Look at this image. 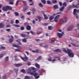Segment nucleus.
Returning a JSON list of instances; mask_svg holds the SVG:
<instances>
[{
    "label": "nucleus",
    "instance_id": "39",
    "mask_svg": "<svg viewBox=\"0 0 79 79\" xmlns=\"http://www.w3.org/2000/svg\"><path fill=\"white\" fill-rule=\"evenodd\" d=\"M47 3L48 5H51L52 4V2L49 1H47Z\"/></svg>",
    "mask_w": 79,
    "mask_h": 79
},
{
    "label": "nucleus",
    "instance_id": "12",
    "mask_svg": "<svg viewBox=\"0 0 79 79\" xmlns=\"http://www.w3.org/2000/svg\"><path fill=\"white\" fill-rule=\"evenodd\" d=\"M54 52H59L61 53V51L60 49H56L54 51Z\"/></svg>",
    "mask_w": 79,
    "mask_h": 79
},
{
    "label": "nucleus",
    "instance_id": "15",
    "mask_svg": "<svg viewBox=\"0 0 79 79\" xmlns=\"http://www.w3.org/2000/svg\"><path fill=\"white\" fill-rule=\"evenodd\" d=\"M64 8V6H62L60 8V11H63V10Z\"/></svg>",
    "mask_w": 79,
    "mask_h": 79
},
{
    "label": "nucleus",
    "instance_id": "47",
    "mask_svg": "<svg viewBox=\"0 0 79 79\" xmlns=\"http://www.w3.org/2000/svg\"><path fill=\"white\" fill-rule=\"evenodd\" d=\"M16 42H21V39H19L18 40H16Z\"/></svg>",
    "mask_w": 79,
    "mask_h": 79
},
{
    "label": "nucleus",
    "instance_id": "59",
    "mask_svg": "<svg viewBox=\"0 0 79 79\" xmlns=\"http://www.w3.org/2000/svg\"><path fill=\"white\" fill-rule=\"evenodd\" d=\"M6 78V76H4L2 77V79H5Z\"/></svg>",
    "mask_w": 79,
    "mask_h": 79
},
{
    "label": "nucleus",
    "instance_id": "21",
    "mask_svg": "<svg viewBox=\"0 0 79 79\" xmlns=\"http://www.w3.org/2000/svg\"><path fill=\"white\" fill-rule=\"evenodd\" d=\"M73 26L70 27H69L68 29V31H71L72 30V29H73Z\"/></svg>",
    "mask_w": 79,
    "mask_h": 79
},
{
    "label": "nucleus",
    "instance_id": "38",
    "mask_svg": "<svg viewBox=\"0 0 79 79\" xmlns=\"http://www.w3.org/2000/svg\"><path fill=\"white\" fill-rule=\"evenodd\" d=\"M55 41V40H52L50 42V43H51V44H53Z\"/></svg>",
    "mask_w": 79,
    "mask_h": 79
},
{
    "label": "nucleus",
    "instance_id": "45",
    "mask_svg": "<svg viewBox=\"0 0 79 79\" xmlns=\"http://www.w3.org/2000/svg\"><path fill=\"white\" fill-rule=\"evenodd\" d=\"M15 23L16 24H18V23H19V21L18 20H15Z\"/></svg>",
    "mask_w": 79,
    "mask_h": 79
},
{
    "label": "nucleus",
    "instance_id": "31",
    "mask_svg": "<svg viewBox=\"0 0 79 79\" xmlns=\"http://www.w3.org/2000/svg\"><path fill=\"white\" fill-rule=\"evenodd\" d=\"M72 8H77L78 7H77V6L75 5L74 4H73L72 5Z\"/></svg>",
    "mask_w": 79,
    "mask_h": 79
},
{
    "label": "nucleus",
    "instance_id": "26",
    "mask_svg": "<svg viewBox=\"0 0 79 79\" xmlns=\"http://www.w3.org/2000/svg\"><path fill=\"white\" fill-rule=\"evenodd\" d=\"M52 3H57V1L56 0H52Z\"/></svg>",
    "mask_w": 79,
    "mask_h": 79
},
{
    "label": "nucleus",
    "instance_id": "2",
    "mask_svg": "<svg viewBox=\"0 0 79 79\" xmlns=\"http://www.w3.org/2000/svg\"><path fill=\"white\" fill-rule=\"evenodd\" d=\"M67 21H68L67 17L63 18L60 21L59 24H62L64 23H66Z\"/></svg>",
    "mask_w": 79,
    "mask_h": 79
},
{
    "label": "nucleus",
    "instance_id": "48",
    "mask_svg": "<svg viewBox=\"0 0 79 79\" xmlns=\"http://www.w3.org/2000/svg\"><path fill=\"white\" fill-rule=\"evenodd\" d=\"M24 26H29V25H28V23H24Z\"/></svg>",
    "mask_w": 79,
    "mask_h": 79
},
{
    "label": "nucleus",
    "instance_id": "63",
    "mask_svg": "<svg viewBox=\"0 0 79 79\" xmlns=\"http://www.w3.org/2000/svg\"><path fill=\"white\" fill-rule=\"evenodd\" d=\"M44 48H47L48 47V45H46L44 46Z\"/></svg>",
    "mask_w": 79,
    "mask_h": 79
},
{
    "label": "nucleus",
    "instance_id": "16",
    "mask_svg": "<svg viewBox=\"0 0 79 79\" xmlns=\"http://www.w3.org/2000/svg\"><path fill=\"white\" fill-rule=\"evenodd\" d=\"M21 35L22 37H25L26 36H28L27 35H26L24 34H21Z\"/></svg>",
    "mask_w": 79,
    "mask_h": 79
},
{
    "label": "nucleus",
    "instance_id": "6",
    "mask_svg": "<svg viewBox=\"0 0 79 79\" xmlns=\"http://www.w3.org/2000/svg\"><path fill=\"white\" fill-rule=\"evenodd\" d=\"M60 17V15H58L56 16L54 18V21L56 23H58V19Z\"/></svg>",
    "mask_w": 79,
    "mask_h": 79
},
{
    "label": "nucleus",
    "instance_id": "18",
    "mask_svg": "<svg viewBox=\"0 0 79 79\" xmlns=\"http://www.w3.org/2000/svg\"><path fill=\"white\" fill-rule=\"evenodd\" d=\"M22 42L25 43L27 42V38H24L22 40Z\"/></svg>",
    "mask_w": 79,
    "mask_h": 79
},
{
    "label": "nucleus",
    "instance_id": "60",
    "mask_svg": "<svg viewBox=\"0 0 79 79\" xmlns=\"http://www.w3.org/2000/svg\"><path fill=\"white\" fill-rule=\"evenodd\" d=\"M30 47H32V46L30 45L29 46V49L30 50H32V49L31 48H30Z\"/></svg>",
    "mask_w": 79,
    "mask_h": 79
},
{
    "label": "nucleus",
    "instance_id": "5",
    "mask_svg": "<svg viewBox=\"0 0 79 79\" xmlns=\"http://www.w3.org/2000/svg\"><path fill=\"white\" fill-rule=\"evenodd\" d=\"M79 10H77L76 9H74L73 10V14L75 16H76V18H78V15L76 13H79Z\"/></svg>",
    "mask_w": 79,
    "mask_h": 79
},
{
    "label": "nucleus",
    "instance_id": "24",
    "mask_svg": "<svg viewBox=\"0 0 79 79\" xmlns=\"http://www.w3.org/2000/svg\"><path fill=\"white\" fill-rule=\"evenodd\" d=\"M31 77V76H26L25 77V79H29Z\"/></svg>",
    "mask_w": 79,
    "mask_h": 79
},
{
    "label": "nucleus",
    "instance_id": "50",
    "mask_svg": "<svg viewBox=\"0 0 79 79\" xmlns=\"http://www.w3.org/2000/svg\"><path fill=\"white\" fill-rule=\"evenodd\" d=\"M14 69L15 73H18V69Z\"/></svg>",
    "mask_w": 79,
    "mask_h": 79
},
{
    "label": "nucleus",
    "instance_id": "32",
    "mask_svg": "<svg viewBox=\"0 0 79 79\" xmlns=\"http://www.w3.org/2000/svg\"><path fill=\"white\" fill-rule=\"evenodd\" d=\"M14 14L15 15V16H19V13H18V12H15L14 13Z\"/></svg>",
    "mask_w": 79,
    "mask_h": 79
},
{
    "label": "nucleus",
    "instance_id": "22",
    "mask_svg": "<svg viewBox=\"0 0 79 79\" xmlns=\"http://www.w3.org/2000/svg\"><path fill=\"white\" fill-rule=\"evenodd\" d=\"M54 18V17L52 15L50 16L49 18V20L50 21H52V19H53Z\"/></svg>",
    "mask_w": 79,
    "mask_h": 79
},
{
    "label": "nucleus",
    "instance_id": "28",
    "mask_svg": "<svg viewBox=\"0 0 79 79\" xmlns=\"http://www.w3.org/2000/svg\"><path fill=\"white\" fill-rule=\"evenodd\" d=\"M35 66L36 68H40V66H39V64H35Z\"/></svg>",
    "mask_w": 79,
    "mask_h": 79
},
{
    "label": "nucleus",
    "instance_id": "23",
    "mask_svg": "<svg viewBox=\"0 0 79 79\" xmlns=\"http://www.w3.org/2000/svg\"><path fill=\"white\" fill-rule=\"evenodd\" d=\"M0 49H2V50H5L6 49V48L5 47L2 46L0 47Z\"/></svg>",
    "mask_w": 79,
    "mask_h": 79
},
{
    "label": "nucleus",
    "instance_id": "19",
    "mask_svg": "<svg viewBox=\"0 0 79 79\" xmlns=\"http://www.w3.org/2000/svg\"><path fill=\"white\" fill-rule=\"evenodd\" d=\"M13 40H14L13 38L10 39L9 40V42H10V43H12V42H13Z\"/></svg>",
    "mask_w": 79,
    "mask_h": 79
},
{
    "label": "nucleus",
    "instance_id": "25",
    "mask_svg": "<svg viewBox=\"0 0 79 79\" xmlns=\"http://www.w3.org/2000/svg\"><path fill=\"white\" fill-rule=\"evenodd\" d=\"M44 16L45 19H48V17L46 15L44 14Z\"/></svg>",
    "mask_w": 79,
    "mask_h": 79
},
{
    "label": "nucleus",
    "instance_id": "17",
    "mask_svg": "<svg viewBox=\"0 0 79 79\" xmlns=\"http://www.w3.org/2000/svg\"><path fill=\"white\" fill-rule=\"evenodd\" d=\"M32 52L33 53H39V50L38 49H36L35 51V50H33L32 51Z\"/></svg>",
    "mask_w": 79,
    "mask_h": 79
},
{
    "label": "nucleus",
    "instance_id": "34",
    "mask_svg": "<svg viewBox=\"0 0 79 79\" xmlns=\"http://www.w3.org/2000/svg\"><path fill=\"white\" fill-rule=\"evenodd\" d=\"M37 18L39 20V22H40V21H41V19H42V18H41L40 16H38Z\"/></svg>",
    "mask_w": 79,
    "mask_h": 79
},
{
    "label": "nucleus",
    "instance_id": "44",
    "mask_svg": "<svg viewBox=\"0 0 79 79\" xmlns=\"http://www.w3.org/2000/svg\"><path fill=\"white\" fill-rule=\"evenodd\" d=\"M21 72L23 73H26V71H25V70H24V69L22 70Z\"/></svg>",
    "mask_w": 79,
    "mask_h": 79
},
{
    "label": "nucleus",
    "instance_id": "46",
    "mask_svg": "<svg viewBox=\"0 0 79 79\" xmlns=\"http://www.w3.org/2000/svg\"><path fill=\"white\" fill-rule=\"evenodd\" d=\"M41 59V56H40L37 59L36 61H38L39 60H40Z\"/></svg>",
    "mask_w": 79,
    "mask_h": 79
},
{
    "label": "nucleus",
    "instance_id": "37",
    "mask_svg": "<svg viewBox=\"0 0 79 79\" xmlns=\"http://www.w3.org/2000/svg\"><path fill=\"white\" fill-rule=\"evenodd\" d=\"M9 59V57H8V56H7L6 57L5 60L6 61H8Z\"/></svg>",
    "mask_w": 79,
    "mask_h": 79
},
{
    "label": "nucleus",
    "instance_id": "13",
    "mask_svg": "<svg viewBox=\"0 0 79 79\" xmlns=\"http://www.w3.org/2000/svg\"><path fill=\"white\" fill-rule=\"evenodd\" d=\"M71 44L73 45V46H74V47H79V46L78 45L76 44V43L73 44L71 43Z\"/></svg>",
    "mask_w": 79,
    "mask_h": 79
},
{
    "label": "nucleus",
    "instance_id": "30",
    "mask_svg": "<svg viewBox=\"0 0 79 79\" xmlns=\"http://www.w3.org/2000/svg\"><path fill=\"white\" fill-rule=\"evenodd\" d=\"M9 3L10 5H13L14 4L13 2V1H9Z\"/></svg>",
    "mask_w": 79,
    "mask_h": 79
},
{
    "label": "nucleus",
    "instance_id": "42",
    "mask_svg": "<svg viewBox=\"0 0 79 79\" xmlns=\"http://www.w3.org/2000/svg\"><path fill=\"white\" fill-rule=\"evenodd\" d=\"M15 52H21V51L19 49H15Z\"/></svg>",
    "mask_w": 79,
    "mask_h": 79
},
{
    "label": "nucleus",
    "instance_id": "1",
    "mask_svg": "<svg viewBox=\"0 0 79 79\" xmlns=\"http://www.w3.org/2000/svg\"><path fill=\"white\" fill-rule=\"evenodd\" d=\"M12 9H13L12 7L10 6H4L2 7V10L3 11H8V10H12Z\"/></svg>",
    "mask_w": 79,
    "mask_h": 79
},
{
    "label": "nucleus",
    "instance_id": "10",
    "mask_svg": "<svg viewBox=\"0 0 79 79\" xmlns=\"http://www.w3.org/2000/svg\"><path fill=\"white\" fill-rule=\"evenodd\" d=\"M5 26L4 24L2 23H0V28H3V27H5Z\"/></svg>",
    "mask_w": 79,
    "mask_h": 79
},
{
    "label": "nucleus",
    "instance_id": "54",
    "mask_svg": "<svg viewBox=\"0 0 79 79\" xmlns=\"http://www.w3.org/2000/svg\"><path fill=\"white\" fill-rule=\"evenodd\" d=\"M21 30H24V27H22L20 28Z\"/></svg>",
    "mask_w": 79,
    "mask_h": 79
},
{
    "label": "nucleus",
    "instance_id": "7",
    "mask_svg": "<svg viewBox=\"0 0 79 79\" xmlns=\"http://www.w3.org/2000/svg\"><path fill=\"white\" fill-rule=\"evenodd\" d=\"M61 33H57V35L58 37H59V38H61L62 37V35H63L64 34V32L63 31H62Z\"/></svg>",
    "mask_w": 79,
    "mask_h": 79
},
{
    "label": "nucleus",
    "instance_id": "40",
    "mask_svg": "<svg viewBox=\"0 0 79 79\" xmlns=\"http://www.w3.org/2000/svg\"><path fill=\"white\" fill-rule=\"evenodd\" d=\"M41 2L42 3H43L44 4H45L46 3V1L45 0H41Z\"/></svg>",
    "mask_w": 79,
    "mask_h": 79
},
{
    "label": "nucleus",
    "instance_id": "53",
    "mask_svg": "<svg viewBox=\"0 0 79 79\" xmlns=\"http://www.w3.org/2000/svg\"><path fill=\"white\" fill-rule=\"evenodd\" d=\"M52 57H50L48 59V60L49 61H52Z\"/></svg>",
    "mask_w": 79,
    "mask_h": 79
},
{
    "label": "nucleus",
    "instance_id": "29",
    "mask_svg": "<svg viewBox=\"0 0 79 79\" xmlns=\"http://www.w3.org/2000/svg\"><path fill=\"white\" fill-rule=\"evenodd\" d=\"M54 8H55L56 9H57V8H58V6L57 5H54L53 6Z\"/></svg>",
    "mask_w": 79,
    "mask_h": 79
},
{
    "label": "nucleus",
    "instance_id": "3",
    "mask_svg": "<svg viewBox=\"0 0 79 79\" xmlns=\"http://www.w3.org/2000/svg\"><path fill=\"white\" fill-rule=\"evenodd\" d=\"M68 52L67 53H68L69 56H70V57H74V54L73 53V51L72 50L68 49Z\"/></svg>",
    "mask_w": 79,
    "mask_h": 79
},
{
    "label": "nucleus",
    "instance_id": "27",
    "mask_svg": "<svg viewBox=\"0 0 79 79\" xmlns=\"http://www.w3.org/2000/svg\"><path fill=\"white\" fill-rule=\"evenodd\" d=\"M21 1L20 0H17L16 2V4H15V5H16V6H18V3H19V2H20Z\"/></svg>",
    "mask_w": 79,
    "mask_h": 79
},
{
    "label": "nucleus",
    "instance_id": "49",
    "mask_svg": "<svg viewBox=\"0 0 79 79\" xmlns=\"http://www.w3.org/2000/svg\"><path fill=\"white\" fill-rule=\"evenodd\" d=\"M17 45L16 44H12V46L14 47H17Z\"/></svg>",
    "mask_w": 79,
    "mask_h": 79
},
{
    "label": "nucleus",
    "instance_id": "4",
    "mask_svg": "<svg viewBox=\"0 0 79 79\" xmlns=\"http://www.w3.org/2000/svg\"><path fill=\"white\" fill-rule=\"evenodd\" d=\"M22 2L25 5V6L23 7V11L24 12H25V11L27 10V8H28L27 7V6H26V4H27L26 2L24 1H23Z\"/></svg>",
    "mask_w": 79,
    "mask_h": 79
},
{
    "label": "nucleus",
    "instance_id": "11",
    "mask_svg": "<svg viewBox=\"0 0 79 79\" xmlns=\"http://www.w3.org/2000/svg\"><path fill=\"white\" fill-rule=\"evenodd\" d=\"M35 72H36V71L34 70L32 72H29V73L31 76H34V73H35Z\"/></svg>",
    "mask_w": 79,
    "mask_h": 79
},
{
    "label": "nucleus",
    "instance_id": "14",
    "mask_svg": "<svg viewBox=\"0 0 79 79\" xmlns=\"http://www.w3.org/2000/svg\"><path fill=\"white\" fill-rule=\"evenodd\" d=\"M68 48H67V51L66 50V49L64 48H63L62 49V50L64 52H65V53H68Z\"/></svg>",
    "mask_w": 79,
    "mask_h": 79
},
{
    "label": "nucleus",
    "instance_id": "58",
    "mask_svg": "<svg viewBox=\"0 0 79 79\" xmlns=\"http://www.w3.org/2000/svg\"><path fill=\"white\" fill-rule=\"evenodd\" d=\"M10 27H11V25H7L6 26L7 28Z\"/></svg>",
    "mask_w": 79,
    "mask_h": 79
},
{
    "label": "nucleus",
    "instance_id": "62",
    "mask_svg": "<svg viewBox=\"0 0 79 79\" xmlns=\"http://www.w3.org/2000/svg\"><path fill=\"white\" fill-rule=\"evenodd\" d=\"M10 23H11V24H13L14 23V21H13L12 20H11V21Z\"/></svg>",
    "mask_w": 79,
    "mask_h": 79
},
{
    "label": "nucleus",
    "instance_id": "52",
    "mask_svg": "<svg viewBox=\"0 0 79 79\" xmlns=\"http://www.w3.org/2000/svg\"><path fill=\"white\" fill-rule=\"evenodd\" d=\"M27 64L28 66H30V65H31V62H28L27 63Z\"/></svg>",
    "mask_w": 79,
    "mask_h": 79
},
{
    "label": "nucleus",
    "instance_id": "20",
    "mask_svg": "<svg viewBox=\"0 0 79 79\" xmlns=\"http://www.w3.org/2000/svg\"><path fill=\"white\" fill-rule=\"evenodd\" d=\"M15 66H16V67H19V66H21V64H15Z\"/></svg>",
    "mask_w": 79,
    "mask_h": 79
},
{
    "label": "nucleus",
    "instance_id": "43",
    "mask_svg": "<svg viewBox=\"0 0 79 79\" xmlns=\"http://www.w3.org/2000/svg\"><path fill=\"white\" fill-rule=\"evenodd\" d=\"M39 74L35 73V72L34 73V75L33 76H34V77H35L36 76L38 75Z\"/></svg>",
    "mask_w": 79,
    "mask_h": 79
},
{
    "label": "nucleus",
    "instance_id": "36",
    "mask_svg": "<svg viewBox=\"0 0 79 79\" xmlns=\"http://www.w3.org/2000/svg\"><path fill=\"white\" fill-rule=\"evenodd\" d=\"M16 48H19V49H22V48L20 46L18 45H17Z\"/></svg>",
    "mask_w": 79,
    "mask_h": 79
},
{
    "label": "nucleus",
    "instance_id": "33",
    "mask_svg": "<svg viewBox=\"0 0 79 79\" xmlns=\"http://www.w3.org/2000/svg\"><path fill=\"white\" fill-rule=\"evenodd\" d=\"M67 5V4L66 3V2H65L63 3V6H66Z\"/></svg>",
    "mask_w": 79,
    "mask_h": 79
},
{
    "label": "nucleus",
    "instance_id": "51",
    "mask_svg": "<svg viewBox=\"0 0 79 79\" xmlns=\"http://www.w3.org/2000/svg\"><path fill=\"white\" fill-rule=\"evenodd\" d=\"M30 32L31 34H32V35H34V34H35V33H34V32L32 31H30Z\"/></svg>",
    "mask_w": 79,
    "mask_h": 79
},
{
    "label": "nucleus",
    "instance_id": "8",
    "mask_svg": "<svg viewBox=\"0 0 79 79\" xmlns=\"http://www.w3.org/2000/svg\"><path fill=\"white\" fill-rule=\"evenodd\" d=\"M20 57L21 58V59H22L23 61H26L27 60V56H25L24 57H22L20 56Z\"/></svg>",
    "mask_w": 79,
    "mask_h": 79
},
{
    "label": "nucleus",
    "instance_id": "56",
    "mask_svg": "<svg viewBox=\"0 0 79 79\" xmlns=\"http://www.w3.org/2000/svg\"><path fill=\"white\" fill-rule=\"evenodd\" d=\"M27 71H28V73H30V72H31V70L30 69H28L27 70Z\"/></svg>",
    "mask_w": 79,
    "mask_h": 79
},
{
    "label": "nucleus",
    "instance_id": "57",
    "mask_svg": "<svg viewBox=\"0 0 79 79\" xmlns=\"http://www.w3.org/2000/svg\"><path fill=\"white\" fill-rule=\"evenodd\" d=\"M3 56V54H1L0 55V58H2Z\"/></svg>",
    "mask_w": 79,
    "mask_h": 79
},
{
    "label": "nucleus",
    "instance_id": "41",
    "mask_svg": "<svg viewBox=\"0 0 79 79\" xmlns=\"http://www.w3.org/2000/svg\"><path fill=\"white\" fill-rule=\"evenodd\" d=\"M14 26H15V27H19V25H16V24H14Z\"/></svg>",
    "mask_w": 79,
    "mask_h": 79
},
{
    "label": "nucleus",
    "instance_id": "61",
    "mask_svg": "<svg viewBox=\"0 0 79 79\" xmlns=\"http://www.w3.org/2000/svg\"><path fill=\"white\" fill-rule=\"evenodd\" d=\"M60 14H62V12H60L57 13V15H60Z\"/></svg>",
    "mask_w": 79,
    "mask_h": 79
},
{
    "label": "nucleus",
    "instance_id": "64",
    "mask_svg": "<svg viewBox=\"0 0 79 79\" xmlns=\"http://www.w3.org/2000/svg\"><path fill=\"white\" fill-rule=\"evenodd\" d=\"M40 45L41 47V46H42L43 45V43H41L40 44Z\"/></svg>",
    "mask_w": 79,
    "mask_h": 79
},
{
    "label": "nucleus",
    "instance_id": "55",
    "mask_svg": "<svg viewBox=\"0 0 79 79\" xmlns=\"http://www.w3.org/2000/svg\"><path fill=\"white\" fill-rule=\"evenodd\" d=\"M52 27L51 26H49L48 27V29L49 30H51V29H52Z\"/></svg>",
    "mask_w": 79,
    "mask_h": 79
},
{
    "label": "nucleus",
    "instance_id": "35",
    "mask_svg": "<svg viewBox=\"0 0 79 79\" xmlns=\"http://www.w3.org/2000/svg\"><path fill=\"white\" fill-rule=\"evenodd\" d=\"M39 6L40 7H43L44 6V5L41 3H40L39 4Z\"/></svg>",
    "mask_w": 79,
    "mask_h": 79
},
{
    "label": "nucleus",
    "instance_id": "9",
    "mask_svg": "<svg viewBox=\"0 0 79 79\" xmlns=\"http://www.w3.org/2000/svg\"><path fill=\"white\" fill-rule=\"evenodd\" d=\"M26 29L28 31H30L31 29V27L29 25H27L26 27Z\"/></svg>",
    "mask_w": 79,
    "mask_h": 79
}]
</instances>
